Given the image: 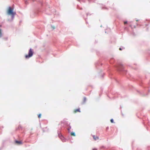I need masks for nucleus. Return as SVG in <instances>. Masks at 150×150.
<instances>
[{
	"mask_svg": "<svg viewBox=\"0 0 150 150\" xmlns=\"http://www.w3.org/2000/svg\"><path fill=\"white\" fill-rule=\"evenodd\" d=\"M121 67H117V69L118 71H125V70L124 69V68L123 67V65L122 64H121Z\"/></svg>",
	"mask_w": 150,
	"mask_h": 150,
	"instance_id": "nucleus-5",
	"label": "nucleus"
},
{
	"mask_svg": "<svg viewBox=\"0 0 150 150\" xmlns=\"http://www.w3.org/2000/svg\"><path fill=\"white\" fill-rule=\"evenodd\" d=\"M13 8L9 6L8 7L7 14L8 15H11V21H12L14 18V16L16 14V12H13Z\"/></svg>",
	"mask_w": 150,
	"mask_h": 150,
	"instance_id": "nucleus-1",
	"label": "nucleus"
},
{
	"mask_svg": "<svg viewBox=\"0 0 150 150\" xmlns=\"http://www.w3.org/2000/svg\"><path fill=\"white\" fill-rule=\"evenodd\" d=\"M122 108V107L121 106H120V108Z\"/></svg>",
	"mask_w": 150,
	"mask_h": 150,
	"instance_id": "nucleus-27",
	"label": "nucleus"
},
{
	"mask_svg": "<svg viewBox=\"0 0 150 150\" xmlns=\"http://www.w3.org/2000/svg\"><path fill=\"white\" fill-rule=\"evenodd\" d=\"M15 143L19 144H22L23 143L22 141H19L17 140L15 141Z\"/></svg>",
	"mask_w": 150,
	"mask_h": 150,
	"instance_id": "nucleus-6",
	"label": "nucleus"
},
{
	"mask_svg": "<svg viewBox=\"0 0 150 150\" xmlns=\"http://www.w3.org/2000/svg\"><path fill=\"white\" fill-rule=\"evenodd\" d=\"M75 111H77V112H81L80 108H78V109H76Z\"/></svg>",
	"mask_w": 150,
	"mask_h": 150,
	"instance_id": "nucleus-13",
	"label": "nucleus"
},
{
	"mask_svg": "<svg viewBox=\"0 0 150 150\" xmlns=\"http://www.w3.org/2000/svg\"><path fill=\"white\" fill-rule=\"evenodd\" d=\"M88 1H90V0H88Z\"/></svg>",
	"mask_w": 150,
	"mask_h": 150,
	"instance_id": "nucleus-34",
	"label": "nucleus"
},
{
	"mask_svg": "<svg viewBox=\"0 0 150 150\" xmlns=\"http://www.w3.org/2000/svg\"><path fill=\"white\" fill-rule=\"evenodd\" d=\"M41 114H40L38 115V117L39 118H40L41 117Z\"/></svg>",
	"mask_w": 150,
	"mask_h": 150,
	"instance_id": "nucleus-15",
	"label": "nucleus"
},
{
	"mask_svg": "<svg viewBox=\"0 0 150 150\" xmlns=\"http://www.w3.org/2000/svg\"><path fill=\"white\" fill-rule=\"evenodd\" d=\"M3 36L2 33H1V30L0 29V38L2 37Z\"/></svg>",
	"mask_w": 150,
	"mask_h": 150,
	"instance_id": "nucleus-11",
	"label": "nucleus"
},
{
	"mask_svg": "<svg viewBox=\"0 0 150 150\" xmlns=\"http://www.w3.org/2000/svg\"><path fill=\"white\" fill-rule=\"evenodd\" d=\"M133 35H135V34L134 33H133Z\"/></svg>",
	"mask_w": 150,
	"mask_h": 150,
	"instance_id": "nucleus-25",
	"label": "nucleus"
},
{
	"mask_svg": "<svg viewBox=\"0 0 150 150\" xmlns=\"http://www.w3.org/2000/svg\"><path fill=\"white\" fill-rule=\"evenodd\" d=\"M146 26H147V25H148V24H146Z\"/></svg>",
	"mask_w": 150,
	"mask_h": 150,
	"instance_id": "nucleus-32",
	"label": "nucleus"
},
{
	"mask_svg": "<svg viewBox=\"0 0 150 150\" xmlns=\"http://www.w3.org/2000/svg\"><path fill=\"white\" fill-rule=\"evenodd\" d=\"M130 27H131V28H132V25H130Z\"/></svg>",
	"mask_w": 150,
	"mask_h": 150,
	"instance_id": "nucleus-26",
	"label": "nucleus"
},
{
	"mask_svg": "<svg viewBox=\"0 0 150 150\" xmlns=\"http://www.w3.org/2000/svg\"><path fill=\"white\" fill-rule=\"evenodd\" d=\"M33 54V50L31 48H30L29 50L28 54L26 55L25 57L26 59H28L29 58L32 57Z\"/></svg>",
	"mask_w": 150,
	"mask_h": 150,
	"instance_id": "nucleus-2",
	"label": "nucleus"
},
{
	"mask_svg": "<svg viewBox=\"0 0 150 150\" xmlns=\"http://www.w3.org/2000/svg\"><path fill=\"white\" fill-rule=\"evenodd\" d=\"M103 75H102V78L103 77Z\"/></svg>",
	"mask_w": 150,
	"mask_h": 150,
	"instance_id": "nucleus-33",
	"label": "nucleus"
},
{
	"mask_svg": "<svg viewBox=\"0 0 150 150\" xmlns=\"http://www.w3.org/2000/svg\"><path fill=\"white\" fill-rule=\"evenodd\" d=\"M93 0V1H94V2H95V1H97V0Z\"/></svg>",
	"mask_w": 150,
	"mask_h": 150,
	"instance_id": "nucleus-24",
	"label": "nucleus"
},
{
	"mask_svg": "<svg viewBox=\"0 0 150 150\" xmlns=\"http://www.w3.org/2000/svg\"><path fill=\"white\" fill-rule=\"evenodd\" d=\"M51 27L53 28V29H55V28L54 26H53L52 25Z\"/></svg>",
	"mask_w": 150,
	"mask_h": 150,
	"instance_id": "nucleus-17",
	"label": "nucleus"
},
{
	"mask_svg": "<svg viewBox=\"0 0 150 150\" xmlns=\"http://www.w3.org/2000/svg\"><path fill=\"white\" fill-rule=\"evenodd\" d=\"M22 128V127H21V126H19V127H18V128Z\"/></svg>",
	"mask_w": 150,
	"mask_h": 150,
	"instance_id": "nucleus-23",
	"label": "nucleus"
},
{
	"mask_svg": "<svg viewBox=\"0 0 150 150\" xmlns=\"http://www.w3.org/2000/svg\"><path fill=\"white\" fill-rule=\"evenodd\" d=\"M110 121L112 123H114V120L113 119H112L110 120Z\"/></svg>",
	"mask_w": 150,
	"mask_h": 150,
	"instance_id": "nucleus-14",
	"label": "nucleus"
},
{
	"mask_svg": "<svg viewBox=\"0 0 150 150\" xmlns=\"http://www.w3.org/2000/svg\"><path fill=\"white\" fill-rule=\"evenodd\" d=\"M25 3L26 4H28L27 1H26L25 2Z\"/></svg>",
	"mask_w": 150,
	"mask_h": 150,
	"instance_id": "nucleus-21",
	"label": "nucleus"
},
{
	"mask_svg": "<svg viewBox=\"0 0 150 150\" xmlns=\"http://www.w3.org/2000/svg\"><path fill=\"white\" fill-rule=\"evenodd\" d=\"M93 137L94 139L95 140H96L99 139V137H96L95 135H93Z\"/></svg>",
	"mask_w": 150,
	"mask_h": 150,
	"instance_id": "nucleus-8",
	"label": "nucleus"
},
{
	"mask_svg": "<svg viewBox=\"0 0 150 150\" xmlns=\"http://www.w3.org/2000/svg\"><path fill=\"white\" fill-rule=\"evenodd\" d=\"M93 150H97V149H93Z\"/></svg>",
	"mask_w": 150,
	"mask_h": 150,
	"instance_id": "nucleus-20",
	"label": "nucleus"
},
{
	"mask_svg": "<svg viewBox=\"0 0 150 150\" xmlns=\"http://www.w3.org/2000/svg\"><path fill=\"white\" fill-rule=\"evenodd\" d=\"M4 40H8V38L7 37L4 38Z\"/></svg>",
	"mask_w": 150,
	"mask_h": 150,
	"instance_id": "nucleus-16",
	"label": "nucleus"
},
{
	"mask_svg": "<svg viewBox=\"0 0 150 150\" xmlns=\"http://www.w3.org/2000/svg\"><path fill=\"white\" fill-rule=\"evenodd\" d=\"M109 129V127H108L106 128V129Z\"/></svg>",
	"mask_w": 150,
	"mask_h": 150,
	"instance_id": "nucleus-22",
	"label": "nucleus"
},
{
	"mask_svg": "<svg viewBox=\"0 0 150 150\" xmlns=\"http://www.w3.org/2000/svg\"><path fill=\"white\" fill-rule=\"evenodd\" d=\"M134 28H136V26L135 25H134Z\"/></svg>",
	"mask_w": 150,
	"mask_h": 150,
	"instance_id": "nucleus-28",
	"label": "nucleus"
},
{
	"mask_svg": "<svg viewBox=\"0 0 150 150\" xmlns=\"http://www.w3.org/2000/svg\"><path fill=\"white\" fill-rule=\"evenodd\" d=\"M88 15H89V13H87L86 14L87 16H88ZM89 15H91V14H89Z\"/></svg>",
	"mask_w": 150,
	"mask_h": 150,
	"instance_id": "nucleus-19",
	"label": "nucleus"
},
{
	"mask_svg": "<svg viewBox=\"0 0 150 150\" xmlns=\"http://www.w3.org/2000/svg\"><path fill=\"white\" fill-rule=\"evenodd\" d=\"M57 133L58 134L59 137L63 142H65L67 141V139L64 138L63 135L60 133V131H59V130L58 131Z\"/></svg>",
	"mask_w": 150,
	"mask_h": 150,
	"instance_id": "nucleus-3",
	"label": "nucleus"
},
{
	"mask_svg": "<svg viewBox=\"0 0 150 150\" xmlns=\"http://www.w3.org/2000/svg\"><path fill=\"white\" fill-rule=\"evenodd\" d=\"M127 23V21H125V22H124V23H125V24Z\"/></svg>",
	"mask_w": 150,
	"mask_h": 150,
	"instance_id": "nucleus-18",
	"label": "nucleus"
},
{
	"mask_svg": "<svg viewBox=\"0 0 150 150\" xmlns=\"http://www.w3.org/2000/svg\"><path fill=\"white\" fill-rule=\"evenodd\" d=\"M69 123L68 122L63 120L61 122V126H64V125H67V126H69Z\"/></svg>",
	"mask_w": 150,
	"mask_h": 150,
	"instance_id": "nucleus-4",
	"label": "nucleus"
},
{
	"mask_svg": "<svg viewBox=\"0 0 150 150\" xmlns=\"http://www.w3.org/2000/svg\"><path fill=\"white\" fill-rule=\"evenodd\" d=\"M71 134L73 136H76V134H75V133L74 132H71Z\"/></svg>",
	"mask_w": 150,
	"mask_h": 150,
	"instance_id": "nucleus-10",
	"label": "nucleus"
},
{
	"mask_svg": "<svg viewBox=\"0 0 150 150\" xmlns=\"http://www.w3.org/2000/svg\"><path fill=\"white\" fill-rule=\"evenodd\" d=\"M125 49V47L122 46H121L119 48V50H122Z\"/></svg>",
	"mask_w": 150,
	"mask_h": 150,
	"instance_id": "nucleus-12",
	"label": "nucleus"
},
{
	"mask_svg": "<svg viewBox=\"0 0 150 150\" xmlns=\"http://www.w3.org/2000/svg\"><path fill=\"white\" fill-rule=\"evenodd\" d=\"M136 21H139V20H136Z\"/></svg>",
	"mask_w": 150,
	"mask_h": 150,
	"instance_id": "nucleus-31",
	"label": "nucleus"
},
{
	"mask_svg": "<svg viewBox=\"0 0 150 150\" xmlns=\"http://www.w3.org/2000/svg\"><path fill=\"white\" fill-rule=\"evenodd\" d=\"M149 92H150V90H149Z\"/></svg>",
	"mask_w": 150,
	"mask_h": 150,
	"instance_id": "nucleus-30",
	"label": "nucleus"
},
{
	"mask_svg": "<svg viewBox=\"0 0 150 150\" xmlns=\"http://www.w3.org/2000/svg\"><path fill=\"white\" fill-rule=\"evenodd\" d=\"M86 97H83V103H82L83 104H84L85 103L86 101Z\"/></svg>",
	"mask_w": 150,
	"mask_h": 150,
	"instance_id": "nucleus-9",
	"label": "nucleus"
},
{
	"mask_svg": "<svg viewBox=\"0 0 150 150\" xmlns=\"http://www.w3.org/2000/svg\"><path fill=\"white\" fill-rule=\"evenodd\" d=\"M80 9H81V10L82 9V8H80Z\"/></svg>",
	"mask_w": 150,
	"mask_h": 150,
	"instance_id": "nucleus-29",
	"label": "nucleus"
},
{
	"mask_svg": "<svg viewBox=\"0 0 150 150\" xmlns=\"http://www.w3.org/2000/svg\"><path fill=\"white\" fill-rule=\"evenodd\" d=\"M70 123H69V127L67 129L69 133H71L70 129H71V126L70 125Z\"/></svg>",
	"mask_w": 150,
	"mask_h": 150,
	"instance_id": "nucleus-7",
	"label": "nucleus"
}]
</instances>
